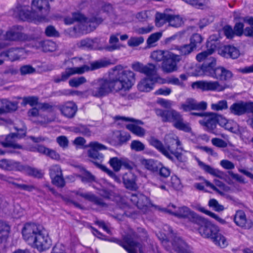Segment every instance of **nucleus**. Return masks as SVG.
<instances>
[{"label": "nucleus", "instance_id": "32", "mask_svg": "<svg viewBox=\"0 0 253 253\" xmlns=\"http://www.w3.org/2000/svg\"><path fill=\"white\" fill-rule=\"evenodd\" d=\"M98 39H85L81 40L77 43L78 47L83 49H95L98 48Z\"/></svg>", "mask_w": 253, "mask_h": 253}, {"label": "nucleus", "instance_id": "30", "mask_svg": "<svg viewBox=\"0 0 253 253\" xmlns=\"http://www.w3.org/2000/svg\"><path fill=\"white\" fill-rule=\"evenodd\" d=\"M17 108L16 102H11L6 99H0V115L15 111Z\"/></svg>", "mask_w": 253, "mask_h": 253}, {"label": "nucleus", "instance_id": "25", "mask_svg": "<svg viewBox=\"0 0 253 253\" xmlns=\"http://www.w3.org/2000/svg\"><path fill=\"white\" fill-rule=\"evenodd\" d=\"M22 29L20 26L14 27L6 32L5 39L10 41L24 40L26 36L21 32Z\"/></svg>", "mask_w": 253, "mask_h": 253}, {"label": "nucleus", "instance_id": "5", "mask_svg": "<svg viewBox=\"0 0 253 253\" xmlns=\"http://www.w3.org/2000/svg\"><path fill=\"white\" fill-rule=\"evenodd\" d=\"M132 69L136 72L144 74L146 78L151 79V80L159 81L161 78L158 75L157 66L152 63H148L144 65L141 63L137 62L132 64Z\"/></svg>", "mask_w": 253, "mask_h": 253}, {"label": "nucleus", "instance_id": "58", "mask_svg": "<svg viewBox=\"0 0 253 253\" xmlns=\"http://www.w3.org/2000/svg\"><path fill=\"white\" fill-rule=\"evenodd\" d=\"M130 148L135 151H141L144 150L145 145L138 140H133L131 143Z\"/></svg>", "mask_w": 253, "mask_h": 253}, {"label": "nucleus", "instance_id": "51", "mask_svg": "<svg viewBox=\"0 0 253 253\" xmlns=\"http://www.w3.org/2000/svg\"><path fill=\"white\" fill-rule=\"evenodd\" d=\"M162 36V32H156L152 34L147 40V43L149 47L153 46L154 43L159 40Z\"/></svg>", "mask_w": 253, "mask_h": 253}, {"label": "nucleus", "instance_id": "4", "mask_svg": "<svg viewBox=\"0 0 253 253\" xmlns=\"http://www.w3.org/2000/svg\"><path fill=\"white\" fill-rule=\"evenodd\" d=\"M156 115L161 118L163 122L172 123L173 126L177 129L185 132H190L191 128L189 124L184 121L182 115L175 110L155 109Z\"/></svg>", "mask_w": 253, "mask_h": 253}, {"label": "nucleus", "instance_id": "33", "mask_svg": "<svg viewBox=\"0 0 253 253\" xmlns=\"http://www.w3.org/2000/svg\"><path fill=\"white\" fill-rule=\"evenodd\" d=\"M76 194L79 195L84 199L87 200L94 204L103 207L105 204L103 203L102 200L91 193H85L82 190H79L75 192Z\"/></svg>", "mask_w": 253, "mask_h": 253}, {"label": "nucleus", "instance_id": "41", "mask_svg": "<svg viewBox=\"0 0 253 253\" xmlns=\"http://www.w3.org/2000/svg\"><path fill=\"white\" fill-rule=\"evenodd\" d=\"M25 51L22 48H11L9 49V59L12 61L19 59L24 54Z\"/></svg>", "mask_w": 253, "mask_h": 253}, {"label": "nucleus", "instance_id": "38", "mask_svg": "<svg viewBox=\"0 0 253 253\" xmlns=\"http://www.w3.org/2000/svg\"><path fill=\"white\" fill-rule=\"evenodd\" d=\"M211 240L216 246L220 248H225L228 245V242L226 237L219 233L218 231L213 236Z\"/></svg>", "mask_w": 253, "mask_h": 253}, {"label": "nucleus", "instance_id": "62", "mask_svg": "<svg viewBox=\"0 0 253 253\" xmlns=\"http://www.w3.org/2000/svg\"><path fill=\"white\" fill-rule=\"evenodd\" d=\"M219 164L221 167L225 169L232 170L235 168L234 163L226 159L220 161Z\"/></svg>", "mask_w": 253, "mask_h": 253}, {"label": "nucleus", "instance_id": "57", "mask_svg": "<svg viewBox=\"0 0 253 253\" xmlns=\"http://www.w3.org/2000/svg\"><path fill=\"white\" fill-rule=\"evenodd\" d=\"M187 3L195 6L197 8H201L203 6L208 4L207 0H183Z\"/></svg>", "mask_w": 253, "mask_h": 253}, {"label": "nucleus", "instance_id": "47", "mask_svg": "<svg viewBox=\"0 0 253 253\" xmlns=\"http://www.w3.org/2000/svg\"><path fill=\"white\" fill-rule=\"evenodd\" d=\"M122 158L113 157L110 158L109 164L115 171H120L122 167Z\"/></svg>", "mask_w": 253, "mask_h": 253}, {"label": "nucleus", "instance_id": "64", "mask_svg": "<svg viewBox=\"0 0 253 253\" xmlns=\"http://www.w3.org/2000/svg\"><path fill=\"white\" fill-rule=\"evenodd\" d=\"M209 206L210 207H212L213 209L218 211H222L224 210L223 206L220 205L218 204V202L214 199H211L209 202Z\"/></svg>", "mask_w": 253, "mask_h": 253}, {"label": "nucleus", "instance_id": "27", "mask_svg": "<svg viewBox=\"0 0 253 253\" xmlns=\"http://www.w3.org/2000/svg\"><path fill=\"white\" fill-rule=\"evenodd\" d=\"M123 180L126 188L134 190L137 189L136 176L131 171H128L124 174L123 176Z\"/></svg>", "mask_w": 253, "mask_h": 253}, {"label": "nucleus", "instance_id": "18", "mask_svg": "<svg viewBox=\"0 0 253 253\" xmlns=\"http://www.w3.org/2000/svg\"><path fill=\"white\" fill-rule=\"evenodd\" d=\"M49 175L52 183L57 187H63L65 184L62 172L60 167L58 165H54L49 169Z\"/></svg>", "mask_w": 253, "mask_h": 253}, {"label": "nucleus", "instance_id": "42", "mask_svg": "<svg viewBox=\"0 0 253 253\" xmlns=\"http://www.w3.org/2000/svg\"><path fill=\"white\" fill-rule=\"evenodd\" d=\"M142 164L147 169L152 171H156L159 169L160 163L152 159L144 160Z\"/></svg>", "mask_w": 253, "mask_h": 253}, {"label": "nucleus", "instance_id": "34", "mask_svg": "<svg viewBox=\"0 0 253 253\" xmlns=\"http://www.w3.org/2000/svg\"><path fill=\"white\" fill-rule=\"evenodd\" d=\"M158 82L156 80H151L148 78H144L138 83L137 84L138 89L142 92H148L153 88V85L155 82Z\"/></svg>", "mask_w": 253, "mask_h": 253}, {"label": "nucleus", "instance_id": "45", "mask_svg": "<svg viewBox=\"0 0 253 253\" xmlns=\"http://www.w3.org/2000/svg\"><path fill=\"white\" fill-rule=\"evenodd\" d=\"M126 128L135 135L141 137L144 135L145 131L140 126L133 124L126 125Z\"/></svg>", "mask_w": 253, "mask_h": 253}, {"label": "nucleus", "instance_id": "56", "mask_svg": "<svg viewBox=\"0 0 253 253\" xmlns=\"http://www.w3.org/2000/svg\"><path fill=\"white\" fill-rule=\"evenodd\" d=\"M151 16L150 11H142L137 13L136 15V18L140 21H146Z\"/></svg>", "mask_w": 253, "mask_h": 253}, {"label": "nucleus", "instance_id": "22", "mask_svg": "<svg viewBox=\"0 0 253 253\" xmlns=\"http://www.w3.org/2000/svg\"><path fill=\"white\" fill-rule=\"evenodd\" d=\"M61 114L66 118H73L78 110L77 105L73 101H68L59 106Z\"/></svg>", "mask_w": 253, "mask_h": 253}, {"label": "nucleus", "instance_id": "14", "mask_svg": "<svg viewBox=\"0 0 253 253\" xmlns=\"http://www.w3.org/2000/svg\"><path fill=\"white\" fill-rule=\"evenodd\" d=\"M193 88L200 89L203 91H221L225 89L218 81H201L194 82L192 84Z\"/></svg>", "mask_w": 253, "mask_h": 253}, {"label": "nucleus", "instance_id": "55", "mask_svg": "<svg viewBox=\"0 0 253 253\" xmlns=\"http://www.w3.org/2000/svg\"><path fill=\"white\" fill-rule=\"evenodd\" d=\"M42 50L44 52H52L56 49V43L50 40L44 41Z\"/></svg>", "mask_w": 253, "mask_h": 253}, {"label": "nucleus", "instance_id": "60", "mask_svg": "<svg viewBox=\"0 0 253 253\" xmlns=\"http://www.w3.org/2000/svg\"><path fill=\"white\" fill-rule=\"evenodd\" d=\"M224 128L230 132L236 133L238 130V126L234 121L229 120Z\"/></svg>", "mask_w": 253, "mask_h": 253}, {"label": "nucleus", "instance_id": "10", "mask_svg": "<svg viewBox=\"0 0 253 253\" xmlns=\"http://www.w3.org/2000/svg\"><path fill=\"white\" fill-rule=\"evenodd\" d=\"M42 229V227L35 224H25L22 230V235L24 240L31 246Z\"/></svg>", "mask_w": 253, "mask_h": 253}, {"label": "nucleus", "instance_id": "9", "mask_svg": "<svg viewBox=\"0 0 253 253\" xmlns=\"http://www.w3.org/2000/svg\"><path fill=\"white\" fill-rule=\"evenodd\" d=\"M181 60L180 56L172 52L167 53L162 63L161 68L165 73H171L177 70V63Z\"/></svg>", "mask_w": 253, "mask_h": 253}, {"label": "nucleus", "instance_id": "50", "mask_svg": "<svg viewBox=\"0 0 253 253\" xmlns=\"http://www.w3.org/2000/svg\"><path fill=\"white\" fill-rule=\"evenodd\" d=\"M214 52V49L212 48L208 49L206 51L202 52L198 54L196 56V59L199 62L204 61V62L209 58L211 55Z\"/></svg>", "mask_w": 253, "mask_h": 253}, {"label": "nucleus", "instance_id": "46", "mask_svg": "<svg viewBox=\"0 0 253 253\" xmlns=\"http://www.w3.org/2000/svg\"><path fill=\"white\" fill-rule=\"evenodd\" d=\"M211 106V109L213 111H222L228 108V103L226 100H221L215 103H212Z\"/></svg>", "mask_w": 253, "mask_h": 253}, {"label": "nucleus", "instance_id": "8", "mask_svg": "<svg viewBox=\"0 0 253 253\" xmlns=\"http://www.w3.org/2000/svg\"><path fill=\"white\" fill-rule=\"evenodd\" d=\"M163 244L167 250H174L177 253H193L189 250L187 245L180 237H174L172 242L164 240Z\"/></svg>", "mask_w": 253, "mask_h": 253}, {"label": "nucleus", "instance_id": "48", "mask_svg": "<svg viewBox=\"0 0 253 253\" xmlns=\"http://www.w3.org/2000/svg\"><path fill=\"white\" fill-rule=\"evenodd\" d=\"M162 84H168L173 85H176L180 86H184V83L180 80L175 77H171L167 79H162L160 80Z\"/></svg>", "mask_w": 253, "mask_h": 253}, {"label": "nucleus", "instance_id": "6", "mask_svg": "<svg viewBox=\"0 0 253 253\" xmlns=\"http://www.w3.org/2000/svg\"><path fill=\"white\" fill-rule=\"evenodd\" d=\"M156 24L161 27L166 23L173 27H178L183 24V19L178 15H172L165 13L157 12L155 15Z\"/></svg>", "mask_w": 253, "mask_h": 253}, {"label": "nucleus", "instance_id": "15", "mask_svg": "<svg viewBox=\"0 0 253 253\" xmlns=\"http://www.w3.org/2000/svg\"><path fill=\"white\" fill-rule=\"evenodd\" d=\"M207 107V102L205 101L198 102L193 98H189L180 104L179 109L184 112H189L192 110H205Z\"/></svg>", "mask_w": 253, "mask_h": 253}, {"label": "nucleus", "instance_id": "31", "mask_svg": "<svg viewBox=\"0 0 253 253\" xmlns=\"http://www.w3.org/2000/svg\"><path fill=\"white\" fill-rule=\"evenodd\" d=\"M229 110L231 113L237 115L241 116L248 112L247 102L243 101L234 103L230 106Z\"/></svg>", "mask_w": 253, "mask_h": 253}, {"label": "nucleus", "instance_id": "1", "mask_svg": "<svg viewBox=\"0 0 253 253\" xmlns=\"http://www.w3.org/2000/svg\"><path fill=\"white\" fill-rule=\"evenodd\" d=\"M135 74L130 70H125L121 65L113 68L108 79H100L93 82L91 94L96 97L104 96L111 92L129 90L134 84Z\"/></svg>", "mask_w": 253, "mask_h": 253}, {"label": "nucleus", "instance_id": "36", "mask_svg": "<svg viewBox=\"0 0 253 253\" xmlns=\"http://www.w3.org/2000/svg\"><path fill=\"white\" fill-rule=\"evenodd\" d=\"M130 139V135L126 133H122L119 131L114 132L112 140L115 145H121Z\"/></svg>", "mask_w": 253, "mask_h": 253}, {"label": "nucleus", "instance_id": "40", "mask_svg": "<svg viewBox=\"0 0 253 253\" xmlns=\"http://www.w3.org/2000/svg\"><path fill=\"white\" fill-rule=\"evenodd\" d=\"M215 185L211 183L210 181L205 180H204V183L207 187H210L211 189H212L214 191L216 192L217 193H219L220 194L222 195L223 194V193L221 192L217 187L216 186L219 187L221 189L223 190H227V187L225 186V185L221 181L215 179L214 180Z\"/></svg>", "mask_w": 253, "mask_h": 253}, {"label": "nucleus", "instance_id": "28", "mask_svg": "<svg viewBox=\"0 0 253 253\" xmlns=\"http://www.w3.org/2000/svg\"><path fill=\"white\" fill-rule=\"evenodd\" d=\"M234 220L236 225L241 227L250 228L252 225L251 222L247 220L244 211L242 210L236 211Z\"/></svg>", "mask_w": 253, "mask_h": 253}, {"label": "nucleus", "instance_id": "59", "mask_svg": "<svg viewBox=\"0 0 253 253\" xmlns=\"http://www.w3.org/2000/svg\"><path fill=\"white\" fill-rule=\"evenodd\" d=\"M195 48L190 44H185L182 46H180L178 50L180 51V53L182 55H187L192 52Z\"/></svg>", "mask_w": 253, "mask_h": 253}, {"label": "nucleus", "instance_id": "53", "mask_svg": "<svg viewBox=\"0 0 253 253\" xmlns=\"http://www.w3.org/2000/svg\"><path fill=\"white\" fill-rule=\"evenodd\" d=\"M86 79L84 77L74 78L69 81V85L72 87H77L86 82Z\"/></svg>", "mask_w": 253, "mask_h": 253}, {"label": "nucleus", "instance_id": "61", "mask_svg": "<svg viewBox=\"0 0 253 253\" xmlns=\"http://www.w3.org/2000/svg\"><path fill=\"white\" fill-rule=\"evenodd\" d=\"M23 170H25L27 172V173L30 175L34 176L35 177H37L39 178L41 177L42 176V172L36 169L32 168L29 167H26L24 168Z\"/></svg>", "mask_w": 253, "mask_h": 253}, {"label": "nucleus", "instance_id": "63", "mask_svg": "<svg viewBox=\"0 0 253 253\" xmlns=\"http://www.w3.org/2000/svg\"><path fill=\"white\" fill-rule=\"evenodd\" d=\"M35 69L29 65L23 66L20 69V72L22 75L32 74L35 73Z\"/></svg>", "mask_w": 253, "mask_h": 253}, {"label": "nucleus", "instance_id": "39", "mask_svg": "<svg viewBox=\"0 0 253 253\" xmlns=\"http://www.w3.org/2000/svg\"><path fill=\"white\" fill-rule=\"evenodd\" d=\"M115 35H111L109 42L110 45L106 46L105 49L108 51H113L115 50L120 49L121 48V45L119 43V39L118 36Z\"/></svg>", "mask_w": 253, "mask_h": 253}, {"label": "nucleus", "instance_id": "43", "mask_svg": "<svg viewBox=\"0 0 253 253\" xmlns=\"http://www.w3.org/2000/svg\"><path fill=\"white\" fill-rule=\"evenodd\" d=\"M170 52L168 51L162 50H155L151 53L150 58L156 62H160L166 58L167 53Z\"/></svg>", "mask_w": 253, "mask_h": 253}, {"label": "nucleus", "instance_id": "29", "mask_svg": "<svg viewBox=\"0 0 253 253\" xmlns=\"http://www.w3.org/2000/svg\"><path fill=\"white\" fill-rule=\"evenodd\" d=\"M233 76V74L230 71L223 67L219 66L216 68L215 75L213 78L221 81H229Z\"/></svg>", "mask_w": 253, "mask_h": 253}, {"label": "nucleus", "instance_id": "49", "mask_svg": "<svg viewBox=\"0 0 253 253\" xmlns=\"http://www.w3.org/2000/svg\"><path fill=\"white\" fill-rule=\"evenodd\" d=\"M225 52L233 59L237 58L240 54L237 48L231 45H228L225 47Z\"/></svg>", "mask_w": 253, "mask_h": 253}, {"label": "nucleus", "instance_id": "20", "mask_svg": "<svg viewBox=\"0 0 253 253\" xmlns=\"http://www.w3.org/2000/svg\"><path fill=\"white\" fill-rule=\"evenodd\" d=\"M0 178L2 180L11 184L12 186V187L18 189L31 192L33 189H35V187L33 185L18 183V182L21 180L20 178H15L13 177L6 175H1Z\"/></svg>", "mask_w": 253, "mask_h": 253}, {"label": "nucleus", "instance_id": "13", "mask_svg": "<svg viewBox=\"0 0 253 253\" xmlns=\"http://www.w3.org/2000/svg\"><path fill=\"white\" fill-rule=\"evenodd\" d=\"M51 245V240L46 231L42 228L39 233L34 243L31 245L39 251L42 252L49 249Z\"/></svg>", "mask_w": 253, "mask_h": 253}, {"label": "nucleus", "instance_id": "16", "mask_svg": "<svg viewBox=\"0 0 253 253\" xmlns=\"http://www.w3.org/2000/svg\"><path fill=\"white\" fill-rule=\"evenodd\" d=\"M199 220L203 224L199 228V232L204 238H211L218 231L217 226L207 221L204 218H199Z\"/></svg>", "mask_w": 253, "mask_h": 253}, {"label": "nucleus", "instance_id": "52", "mask_svg": "<svg viewBox=\"0 0 253 253\" xmlns=\"http://www.w3.org/2000/svg\"><path fill=\"white\" fill-rule=\"evenodd\" d=\"M144 41L142 37H131L127 41V44L130 47H135L139 46Z\"/></svg>", "mask_w": 253, "mask_h": 253}, {"label": "nucleus", "instance_id": "3", "mask_svg": "<svg viewBox=\"0 0 253 253\" xmlns=\"http://www.w3.org/2000/svg\"><path fill=\"white\" fill-rule=\"evenodd\" d=\"M110 64V62L105 60H99L90 63V66L84 65L81 67L68 68L63 72L60 76L54 77L53 81L56 83L67 81L70 77L76 74H83L89 71L95 70L105 67Z\"/></svg>", "mask_w": 253, "mask_h": 253}, {"label": "nucleus", "instance_id": "54", "mask_svg": "<svg viewBox=\"0 0 253 253\" xmlns=\"http://www.w3.org/2000/svg\"><path fill=\"white\" fill-rule=\"evenodd\" d=\"M203 38L202 36L198 34H195L192 35L190 39V44L196 49L197 47H199L202 42H203Z\"/></svg>", "mask_w": 253, "mask_h": 253}, {"label": "nucleus", "instance_id": "2", "mask_svg": "<svg viewBox=\"0 0 253 253\" xmlns=\"http://www.w3.org/2000/svg\"><path fill=\"white\" fill-rule=\"evenodd\" d=\"M49 11L50 5L47 0H32L30 10L29 6L18 4L13 10V15L23 20L43 22L46 20Z\"/></svg>", "mask_w": 253, "mask_h": 253}, {"label": "nucleus", "instance_id": "24", "mask_svg": "<svg viewBox=\"0 0 253 253\" xmlns=\"http://www.w3.org/2000/svg\"><path fill=\"white\" fill-rule=\"evenodd\" d=\"M196 160L199 167L205 172L220 179H223L224 178L225 173L223 171L219 170L218 169H214L211 166L206 164L198 158H196Z\"/></svg>", "mask_w": 253, "mask_h": 253}, {"label": "nucleus", "instance_id": "37", "mask_svg": "<svg viewBox=\"0 0 253 253\" xmlns=\"http://www.w3.org/2000/svg\"><path fill=\"white\" fill-rule=\"evenodd\" d=\"M181 142L177 136L170 137L167 139V146L165 147L169 153L175 151V149H181Z\"/></svg>", "mask_w": 253, "mask_h": 253}, {"label": "nucleus", "instance_id": "26", "mask_svg": "<svg viewBox=\"0 0 253 253\" xmlns=\"http://www.w3.org/2000/svg\"><path fill=\"white\" fill-rule=\"evenodd\" d=\"M176 207L173 205H169L166 211L175 216L179 218L188 217L191 214V212L189 208L186 207H182L175 210Z\"/></svg>", "mask_w": 253, "mask_h": 253}, {"label": "nucleus", "instance_id": "7", "mask_svg": "<svg viewBox=\"0 0 253 253\" xmlns=\"http://www.w3.org/2000/svg\"><path fill=\"white\" fill-rule=\"evenodd\" d=\"M216 64V59L214 57L210 56L207 58V60L201 66L195 67V72L192 73V75L195 76L206 75L213 78L217 68L215 67Z\"/></svg>", "mask_w": 253, "mask_h": 253}, {"label": "nucleus", "instance_id": "19", "mask_svg": "<svg viewBox=\"0 0 253 253\" xmlns=\"http://www.w3.org/2000/svg\"><path fill=\"white\" fill-rule=\"evenodd\" d=\"M218 121V115L214 113H206L199 123L208 131H212L216 127Z\"/></svg>", "mask_w": 253, "mask_h": 253}, {"label": "nucleus", "instance_id": "21", "mask_svg": "<svg viewBox=\"0 0 253 253\" xmlns=\"http://www.w3.org/2000/svg\"><path fill=\"white\" fill-rule=\"evenodd\" d=\"M129 199L132 203L140 209L149 207L151 205L149 198L141 193L132 194Z\"/></svg>", "mask_w": 253, "mask_h": 253}, {"label": "nucleus", "instance_id": "11", "mask_svg": "<svg viewBox=\"0 0 253 253\" xmlns=\"http://www.w3.org/2000/svg\"><path fill=\"white\" fill-rule=\"evenodd\" d=\"M18 131L17 133H12L6 136L5 138V142H1V136H0V143L4 147H10L14 149H22V146L16 142L17 139H20L23 137L25 135L26 131L25 127H23L20 129L15 127Z\"/></svg>", "mask_w": 253, "mask_h": 253}, {"label": "nucleus", "instance_id": "35", "mask_svg": "<svg viewBox=\"0 0 253 253\" xmlns=\"http://www.w3.org/2000/svg\"><path fill=\"white\" fill-rule=\"evenodd\" d=\"M149 142L151 145L155 147L166 157L168 158H172L171 156L169 154V151L167 150L165 146H164L160 141L155 137H152L149 139Z\"/></svg>", "mask_w": 253, "mask_h": 253}, {"label": "nucleus", "instance_id": "44", "mask_svg": "<svg viewBox=\"0 0 253 253\" xmlns=\"http://www.w3.org/2000/svg\"><path fill=\"white\" fill-rule=\"evenodd\" d=\"M9 226L4 222L0 220V243L8 236Z\"/></svg>", "mask_w": 253, "mask_h": 253}, {"label": "nucleus", "instance_id": "17", "mask_svg": "<svg viewBox=\"0 0 253 253\" xmlns=\"http://www.w3.org/2000/svg\"><path fill=\"white\" fill-rule=\"evenodd\" d=\"M117 243L123 247L128 253H136L137 248H138L140 253H142L141 245L134 242L129 236L124 237L122 241L118 240Z\"/></svg>", "mask_w": 253, "mask_h": 253}, {"label": "nucleus", "instance_id": "12", "mask_svg": "<svg viewBox=\"0 0 253 253\" xmlns=\"http://www.w3.org/2000/svg\"><path fill=\"white\" fill-rule=\"evenodd\" d=\"M87 147L89 149L87 150L88 156L92 159L93 162L101 163L104 159L102 154L99 153V151L105 150L107 147L103 144L97 141L90 142Z\"/></svg>", "mask_w": 253, "mask_h": 253}, {"label": "nucleus", "instance_id": "23", "mask_svg": "<svg viewBox=\"0 0 253 253\" xmlns=\"http://www.w3.org/2000/svg\"><path fill=\"white\" fill-rule=\"evenodd\" d=\"M0 168L8 171H22L24 169V167L19 162L5 159L0 160Z\"/></svg>", "mask_w": 253, "mask_h": 253}]
</instances>
